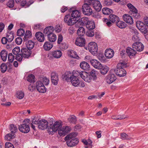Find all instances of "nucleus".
<instances>
[{
	"label": "nucleus",
	"mask_w": 148,
	"mask_h": 148,
	"mask_svg": "<svg viewBox=\"0 0 148 148\" xmlns=\"http://www.w3.org/2000/svg\"><path fill=\"white\" fill-rule=\"evenodd\" d=\"M126 63L124 61L118 63L116 68L114 70V72L119 77H123L126 74V72L124 69L126 67Z\"/></svg>",
	"instance_id": "nucleus-1"
},
{
	"label": "nucleus",
	"mask_w": 148,
	"mask_h": 148,
	"mask_svg": "<svg viewBox=\"0 0 148 148\" xmlns=\"http://www.w3.org/2000/svg\"><path fill=\"white\" fill-rule=\"evenodd\" d=\"M30 120L29 119H25L23 122V123L21 124L18 126V129L21 132L24 133H27L30 131V128L29 125Z\"/></svg>",
	"instance_id": "nucleus-2"
},
{
	"label": "nucleus",
	"mask_w": 148,
	"mask_h": 148,
	"mask_svg": "<svg viewBox=\"0 0 148 148\" xmlns=\"http://www.w3.org/2000/svg\"><path fill=\"white\" fill-rule=\"evenodd\" d=\"M91 4L87 3H84L83 5L82 8V10L83 14L87 15H90L92 12V11L90 7V6Z\"/></svg>",
	"instance_id": "nucleus-3"
},
{
	"label": "nucleus",
	"mask_w": 148,
	"mask_h": 148,
	"mask_svg": "<svg viewBox=\"0 0 148 148\" xmlns=\"http://www.w3.org/2000/svg\"><path fill=\"white\" fill-rule=\"evenodd\" d=\"M88 48L89 51L93 55L97 53L98 47L96 43L94 42H90L88 45Z\"/></svg>",
	"instance_id": "nucleus-4"
},
{
	"label": "nucleus",
	"mask_w": 148,
	"mask_h": 148,
	"mask_svg": "<svg viewBox=\"0 0 148 148\" xmlns=\"http://www.w3.org/2000/svg\"><path fill=\"white\" fill-rule=\"evenodd\" d=\"M119 17L114 14H110L109 16V22H107L106 24L109 27L112 25V23H116L119 21Z\"/></svg>",
	"instance_id": "nucleus-5"
},
{
	"label": "nucleus",
	"mask_w": 148,
	"mask_h": 148,
	"mask_svg": "<svg viewBox=\"0 0 148 148\" xmlns=\"http://www.w3.org/2000/svg\"><path fill=\"white\" fill-rule=\"evenodd\" d=\"M76 19L71 18L69 14L66 15L64 18V22L69 26H72L76 24Z\"/></svg>",
	"instance_id": "nucleus-6"
},
{
	"label": "nucleus",
	"mask_w": 148,
	"mask_h": 148,
	"mask_svg": "<svg viewBox=\"0 0 148 148\" xmlns=\"http://www.w3.org/2000/svg\"><path fill=\"white\" fill-rule=\"evenodd\" d=\"M62 127V121H57L55 122L53 125L49 129L50 131L56 132L60 130Z\"/></svg>",
	"instance_id": "nucleus-7"
},
{
	"label": "nucleus",
	"mask_w": 148,
	"mask_h": 148,
	"mask_svg": "<svg viewBox=\"0 0 148 148\" xmlns=\"http://www.w3.org/2000/svg\"><path fill=\"white\" fill-rule=\"evenodd\" d=\"M132 47L136 51H141L144 48V46L142 43L140 42H137L134 43Z\"/></svg>",
	"instance_id": "nucleus-8"
},
{
	"label": "nucleus",
	"mask_w": 148,
	"mask_h": 148,
	"mask_svg": "<svg viewBox=\"0 0 148 148\" xmlns=\"http://www.w3.org/2000/svg\"><path fill=\"white\" fill-rule=\"evenodd\" d=\"M88 20V18L86 17L82 18L81 20H77L76 24L75 26L79 27L80 26H82L84 25H86L87 23Z\"/></svg>",
	"instance_id": "nucleus-9"
},
{
	"label": "nucleus",
	"mask_w": 148,
	"mask_h": 148,
	"mask_svg": "<svg viewBox=\"0 0 148 148\" xmlns=\"http://www.w3.org/2000/svg\"><path fill=\"white\" fill-rule=\"evenodd\" d=\"M74 76H73V77H72L70 81L73 86L75 87H78L79 80L77 77L78 76L76 73L75 71L74 73Z\"/></svg>",
	"instance_id": "nucleus-10"
},
{
	"label": "nucleus",
	"mask_w": 148,
	"mask_h": 148,
	"mask_svg": "<svg viewBox=\"0 0 148 148\" xmlns=\"http://www.w3.org/2000/svg\"><path fill=\"white\" fill-rule=\"evenodd\" d=\"M123 18L124 21L129 24L132 25L134 23L132 18L129 14H124L123 16Z\"/></svg>",
	"instance_id": "nucleus-11"
},
{
	"label": "nucleus",
	"mask_w": 148,
	"mask_h": 148,
	"mask_svg": "<svg viewBox=\"0 0 148 148\" xmlns=\"http://www.w3.org/2000/svg\"><path fill=\"white\" fill-rule=\"evenodd\" d=\"M51 76L52 83L55 85H57L59 80L58 74L55 72H52Z\"/></svg>",
	"instance_id": "nucleus-12"
},
{
	"label": "nucleus",
	"mask_w": 148,
	"mask_h": 148,
	"mask_svg": "<svg viewBox=\"0 0 148 148\" xmlns=\"http://www.w3.org/2000/svg\"><path fill=\"white\" fill-rule=\"evenodd\" d=\"M85 39L82 37H78L76 40L75 44L76 45L79 47H82L84 46L85 44Z\"/></svg>",
	"instance_id": "nucleus-13"
},
{
	"label": "nucleus",
	"mask_w": 148,
	"mask_h": 148,
	"mask_svg": "<svg viewBox=\"0 0 148 148\" xmlns=\"http://www.w3.org/2000/svg\"><path fill=\"white\" fill-rule=\"evenodd\" d=\"M71 128L68 126L63 127L58 130V134L60 136H64L71 130Z\"/></svg>",
	"instance_id": "nucleus-14"
},
{
	"label": "nucleus",
	"mask_w": 148,
	"mask_h": 148,
	"mask_svg": "<svg viewBox=\"0 0 148 148\" xmlns=\"http://www.w3.org/2000/svg\"><path fill=\"white\" fill-rule=\"evenodd\" d=\"M21 53H22L23 57L26 58L30 56L31 54V50L25 47L21 49Z\"/></svg>",
	"instance_id": "nucleus-15"
},
{
	"label": "nucleus",
	"mask_w": 148,
	"mask_h": 148,
	"mask_svg": "<svg viewBox=\"0 0 148 148\" xmlns=\"http://www.w3.org/2000/svg\"><path fill=\"white\" fill-rule=\"evenodd\" d=\"M48 125V123L46 120L42 119L40 120L39 124L38 125V127L40 129L44 130L47 129Z\"/></svg>",
	"instance_id": "nucleus-16"
},
{
	"label": "nucleus",
	"mask_w": 148,
	"mask_h": 148,
	"mask_svg": "<svg viewBox=\"0 0 148 148\" xmlns=\"http://www.w3.org/2000/svg\"><path fill=\"white\" fill-rule=\"evenodd\" d=\"M126 52L130 58H132L136 53V50L133 48H131L130 47L127 48Z\"/></svg>",
	"instance_id": "nucleus-17"
},
{
	"label": "nucleus",
	"mask_w": 148,
	"mask_h": 148,
	"mask_svg": "<svg viewBox=\"0 0 148 148\" xmlns=\"http://www.w3.org/2000/svg\"><path fill=\"white\" fill-rule=\"evenodd\" d=\"M92 5L96 11L99 12L101 10L102 6L99 1L97 0L95 1L92 3Z\"/></svg>",
	"instance_id": "nucleus-18"
},
{
	"label": "nucleus",
	"mask_w": 148,
	"mask_h": 148,
	"mask_svg": "<svg viewBox=\"0 0 148 148\" xmlns=\"http://www.w3.org/2000/svg\"><path fill=\"white\" fill-rule=\"evenodd\" d=\"M116 78L114 74H110L108 75L106 78L107 82L110 84L112 83L116 79Z\"/></svg>",
	"instance_id": "nucleus-19"
},
{
	"label": "nucleus",
	"mask_w": 148,
	"mask_h": 148,
	"mask_svg": "<svg viewBox=\"0 0 148 148\" xmlns=\"http://www.w3.org/2000/svg\"><path fill=\"white\" fill-rule=\"evenodd\" d=\"M114 52L113 49H108L105 52V55L107 58H111L114 55Z\"/></svg>",
	"instance_id": "nucleus-20"
},
{
	"label": "nucleus",
	"mask_w": 148,
	"mask_h": 148,
	"mask_svg": "<svg viewBox=\"0 0 148 148\" xmlns=\"http://www.w3.org/2000/svg\"><path fill=\"white\" fill-rule=\"evenodd\" d=\"M54 30V28L53 27L51 26H48L44 29L43 33L45 35L48 36L49 34H53V32Z\"/></svg>",
	"instance_id": "nucleus-21"
},
{
	"label": "nucleus",
	"mask_w": 148,
	"mask_h": 148,
	"mask_svg": "<svg viewBox=\"0 0 148 148\" xmlns=\"http://www.w3.org/2000/svg\"><path fill=\"white\" fill-rule=\"evenodd\" d=\"M39 118L35 116L34 117V118L32 119V123H30L31 127L34 130H35V126L33 125V124L37 125L39 124L40 121Z\"/></svg>",
	"instance_id": "nucleus-22"
},
{
	"label": "nucleus",
	"mask_w": 148,
	"mask_h": 148,
	"mask_svg": "<svg viewBox=\"0 0 148 148\" xmlns=\"http://www.w3.org/2000/svg\"><path fill=\"white\" fill-rule=\"evenodd\" d=\"M79 140L77 139L67 140L66 144L69 147H72L76 145L78 143Z\"/></svg>",
	"instance_id": "nucleus-23"
},
{
	"label": "nucleus",
	"mask_w": 148,
	"mask_h": 148,
	"mask_svg": "<svg viewBox=\"0 0 148 148\" xmlns=\"http://www.w3.org/2000/svg\"><path fill=\"white\" fill-rule=\"evenodd\" d=\"M74 71L73 73H71L70 71L66 72L64 76V78L67 81L70 80L72 77L74 76Z\"/></svg>",
	"instance_id": "nucleus-24"
},
{
	"label": "nucleus",
	"mask_w": 148,
	"mask_h": 148,
	"mask_svg": "<svg viewBox=\"0 0 148 148\" xmlns=\"http://www.w3.org/2000/svg\"><path fill=\"white\" fill-rule=\"evenodd\" d=\"M37 40L40 42H43L45 40L44 35L40 32H38L35 34Z\"/></svg>",
	"instance_id": "nucleus-25"
},
{
	"label": "nucleus",
	"mask_w": 148,
	"mask_h": 148,
	"mask_svg": "<svg viewBox=\"0 0 148 148\" xmlns=\"http://www.w3.org/2000/svg\"><path fill=\"white\" fill-rule=\"evenodd\" d=\"M92 65L95 68L98 69L101 64L98 61L95 59H92L90 60Z\"/></svg>",
	"instance_id": "nucleus-26"
},
{
	"label": "nucleus",
	"mask_w": 148,
	"mask_h": 148,
	"mask_svg": "<svg viewBox=\"0 0 148 148\" xmlns=\"http://www.w3.org/2000/svg\"><path fill=\"white\" fill-rule=\"evenodd\" d=\"M77 135V133H70L65 137V140H66V141H67V140H71L77 139L76 137Z\"/></svg>",
	"instance_id": "nucleus-27"
},
{
	"label": "nucleus",
	"mask_w": 148,
	"mask_h": 148,
	"mask_svg": "<svg viewBox=\"0 0 148 148\" xmlns=\"http://www.w3.org/2000/svg\"><path fill=\"white\" fill-rule=\"evenodd\" d=\"M80 66L81 68L85 70L88 71L90 69L89 65L86 62H81Z\"/></svg>",
	"instance_id": "nucleus-28"
},
{
	"label": "nucleus",
	"mask_w": 148,
	"mask_h": 148,
	"mask_svg": "<svg viewBox=\"0 0 148 148\" xmlns=\"http://www.w3.org/2000/svg\"><path fill=\"white\" fill-rule=\"evenodd\" d=\"M80 13L77 10H75L73 11L71 14V16L74 19H79L80 16Z\"/></svg>",
	"instance_id": "nucleus-29"
},
{
	"label": "nucleus",
	"mask_w": 148,
	"mask_h": 148,
	"mask_svg": "<svg viewBox=\"0 0 148 148\" xmlns=\"http://www.w3.org/2000/svg\"><path fill=\"white\" fill-rule=\"evenodd\" d=\"M75 71L78 76H79L84 80L85 79L88 74V73L84 71Z\"/></svg>",
	"instance_id": "nucleus-30"
},
{
	"label": "nucleus",
	"mask_w": 148,
	"mask_h": 148,
	"mask_svg": "<svg viewBox=\"0 0 148 148\" xmlns=\"http://www.w3.org/2000/svg\"><path fill=\"white\" fill-rule=\"evenodd\" d=\"M98 69L100 70L101 73L103 74H106L109 70L107 66L105 65H102V64Z\"/></svg>",
	"instance_id": "nucleus-31"
},
{
	"label": "nucleus",
	"mask_w": 148,
	"mask_h": 148,
	"mask_svg": "<svg viewBox=\"0 0 148 148\" xmlns=\"http://www.w3.org/2000/svg\"><path fill=\"white\" fill-rule=\"evenodd\" d=\"M53 44L48 41L45 42L43 45L44 49L46 51H49L52 48Z\"/></svg>",
	"instance_id": "nucleus-32"
},
{
	"label": "nucleus",
	"mask_w": 148,
	"mask_h": 148,
	"mask_svg": "<svg viewBox=\"0 0 148 148\" xmlns=\"http://www.w3.org/2000/svg\"><path fill=\"white\" fill-rule=\"evenodd\" d=\"M51 55L55 58H58L62 55V52L59 50L54 51L52 52Z\"/></svg>",
	"instance_id": "nucleus-33"
},
{
	"label": "nucleus",
	"mask_w": 148,
	"mask_h": 148,
	"mask_svg": "<svg viewBox=\"0 0 148 148\" xmlns=\"http://www.w3.org/2000/svg\"><path fill=\"white\" fill-rule=\"evenodd\" d=\"M27 40H25V41H24V42L25 41L26 46L27 48L31 50L32 49L34 45V42L32 40H29L27 41Z\"/></svg>",
	"instance_id": "nucleus-34"
},
{
	"label": "nucleus",
	"mask_w": 148,
	"mask_h": 148,
	"mask_svg": "<svg viewBox=\"0 0 148 148\" xmlns=\"http://www.w3.org/2000/svg\"><path fill=\"white\" fill-rule=\"evenodd\" d=\"M33 3L32 1H27L26 0H23L20 3L22 7L26 8L30 6Z\"/></svg>",
	"instance_id": "nucleus-35"
},
{
	"label": "nucleus",
	"mask_w": 148,
	"mask_h": 148,
	"mask_svg": "<svg viewBox=\"0 0 148 148\" xmlns=\"http://www.w3.org/2000/svg\"><path fill=\"white\" fill-rule=\"evenodd\" d=\"M86 27L88 29H94L95 28V23L93 21H90L88 20Z\"/></svg>",
	"instance_id": "nucleus-36"
},
{
	"label": "nucleus",
	"mask_w": 148,
	"mask_h": 148,
	"mask_svg": "<svg viewBox=\"0 0 148 148\" xmlns=\"http://www.w3.org/2000/svg\"><path fill=\"white\" fill-rule=\"evenodd\" d=\"M14 34L12 31L8 32L7 33L6 38L8 40V42H11L14 38Z\"/></svg>",
	"instance_id": "nucleus-37"
},
{
	"label": "nucleus",
	"mask_w": 148,
	"mask_h": 148,
	"mask_svg": "<svg viewBox=\"0 0 148 148\" xmlns=\"http://www.w3.org/2000/svg\"><path fill=\"white\" fill-rule=\"evenodd\" d=\"M47 36L48 40L50 42H54L56 40V36L54 34H49V35Z\"/></svg>",
	"instance_id": "nucleus-38"
},
{
	"label": "nucleus",
	"mask_w": 148,
	"mask_h": 148,
	"mask_svg": "<svg viewBox=\"0 0 148 148\" xmlns=\"http://www.w3.org/2000/svg\"><path fill=\"white\" fill-rule=\"evenodd\" d=\"M116 25L119 28L123 29L125 28L126 27V24L124 22L120 21V19L118 22L116 23Z\"/></svg>",
	"instance_id": "nucleus-39"
},
{
	"label": "nucleus",
	"mask_w": 148,
	"mask_h": 148,
	"mask_svg": "<svg viewBox=\"0 0 148 148\" xmlns=\"http://www.w3.org/2000/svg\"><path fill=\"white\" fill-rule=\"evenodd\" d=\"M1 56L3 61L6 60L7 57V52L5 50H3L1 52Z\"/></svg>",
	"instance_id": "nucleus-40"
},
{
	"label": "nucleus",
	"mask_w": 148,
	"mask_h": 148,
	"mask_svg": "<svg viewBox=\"0 0 148 148\" xmlns=\"http://www.w3.org/2000/svg\"><path fill=\"white\" fill-rule=\"evenodd\" d=\"M40 81L42 82L44 85L47 86L49 83V80L47 78L45 77H42L40 79Z\"/></svg>",
	"instance_id": "nucleus-41"
},
{
	"label": "nucleus",
	"mask_w": 148,
	"mask_h": 148,
	"mask_svg": "<svg viewBox=\"0 0 148 148\" xmlns=\"http://www.w3.org/2000/svg\"><path fill=\"white\" fill-rule=\"evenodd\" d=\"M68 54L69 56L74 58H77V57H79L77 53L73 50L69 51L68 52Z\"/></svg>",
	"instance_id": "nucleus-42"
},
{
	"label": "nucleus",
	"mask_w": 148,
	"mask_h": 148,
	"mask_svg": "<svg viewBox=\"0 0 148 148\" xmlns=\"http://www.w3.org/2000/svg\"><path fill=\"white\" fill-rule=\"evenodd\" d=\"M103 14L106 15H108L110 14L112 12V10L107 8H103L102 10Z\"/></svg>",
	"instance_id": "nucleus-43"
},
{
	"label": "nucleus",
	"mask_w": 148,
	"mask_h": 148,
	"mask_svg": "<svg viewBox=\"0 0 148 148\" xmlns=\"http://www.w3.org/2000/svg\"><path fill=\"white\" fill-rule=\"evenodd\" d=\"M10 129L11 131V133L13 134H14L18 131L17 127L13 124L10 125Z\"/></svg>",
	"instance_id": "nucleus-44"
},
{
	"label": "nucleus",
	"mask_w": 148,
	"mask_h": 148,
	"mask_svg": "<svg viewBox=\"0 0 148 148\" xmlns=\"http://www.w3.org/2000/svg\"><path fill=\"white\" fill-rule=\"evenodd\" d=\"M16 97L19 99H22L24 97V92L21 91H18L16 93Z\"/></svg>",
	"instance_id": "nucleus-45"
},
{
	"label": "nucleus",
	"mask_w": 148,
	"mask_h": 148,
	"mask_svg": "<svg viewBox=\"0 0 148 148\" xmlns=\"http://www.w3.org/2000/svg\"><path fill=\"white\" fill-rule=\"evenodd\" d=\"M79 27V28L77 30V34L79 36H83L85 33L84 29L82 27Z\"/></svg>",
	"instance_id": "nucleus-46"
},
{
	"label": "nucleus",
	"mask_w": 148,
	"mask_h": 148,
	"mask_svg": "<svg viewBox=\"0 0 148 148\" xmlns=\"http://www.w3.org/2000/svg\"><path fill=\"white\" fill-rule=\"evenodd\" d=\"M35 76L33 74H31L27 77V80L30 82H34Z\"/></svg>",
	"instance_id": "nucleus-47"
},
{
	"label": "nucleus",
	"mask_w": 148,
	"mask_h": 148,
	"mask_svg": "<svg viewBox=\"0 0 148 148\" xmlns=\"http://www.w3.org/2000/svg\"><path fill=\"white\" fill-rule=\"evenodd\" d=\"M31 36L32 33L31 32L29 31H26L24 38V41H25V40H27V39L31 37Z\"/></svg>",
	"instance_id": "nucleus-48"
},
{
	"label": "nucleus",
	"mask_w": 148,
	"mask_h": 148,
	"mask_svg": "<svg viewBox=\"0 0 148 148\" xmlns=\"http://www.w3.org/2000/svg\"><path fill=\"white\" fill-rule=\"evenodd\" d=\"M93 29H88L86 32V35L89 37H92L94 35Z\"/></svg>",
	"instance_id": "nucleus-49"
},
{
	"label": "nucleus",
	"mask_w": 148,
	"mask_h": 148,
	"mask_svg": "<svg viewBox=\"0 0 148 148\" xmlns=\"http://www.w3.org/2000/svg\"><path fill=\"white\" fill-rule=\"evenodd\" d=\"M14 5V0H9L7 3V5L10 8H12Z\"/></svg>",
	"instance_id": "nucleus-50"
},
{
	"label": "nucleus",
	"mask_w": 148,
	"mask_h": 148,
	"mask_svg": "<svg viewBox=\"0 0 148 148\" xmlns=\"http://www.w3.org/2000/svg\"><path fill=\"white\" fill-rule=\"evenodd\" d=\"M1 71L2 73H5L7 70V67L6 64L4 63H2L0 66Z\"/></svg>",
	"instance_id": "nucleus-51"
},
{
	"label": "nucleus",
	"mask_w": 148,
	"mask_h": 148,
	"mask_svg": "<svg viewBox=\"0 0 148 148\" xmlns=\"http://www.w3.org/2000/svg\"><path fill=\"white\" fill-rule=\"evenodd\" d=\"M121 138L123 140H130L131 138L129 137L128 135L125 133L121 134Z\"/></svg>",
	"instance_id": "nucleus-52"
},
{
	"label": "nucleus",
	"mask_w": 148,
	"mask_h": 148,
	"mask_svg": "<svg viewBox=\"0 0 148 148\" xmlns=\"http://www.w3.org/2000/svg\"><path fill=\"white\" fill-rule=\"evenodd\" d=\"M136 25L138 29L145 26V25L144 23L140 21H137Z\"/></svg>",
	"instance_id": "nucleus-53"
},
{
	"label": "nucleus",
	"mask_w": 148,
	"mask_h": 148,
	"mask_svg": "<svg viewBox=\"0 0 148 148\" xmlns=\"http://www.w3.org/2000/svg\"><path fill=\"white\" fill-rule=\"evenodd\" d=\"M70 122L75 123L76 121V118L75 116L73 115L70 117L68 119Z\"/></svg>",
	"instance_id": "nucleus-54"
},
{
	"label": "nucleus",
	"mask_w": 148,
	"mask_h": 148,
	"mask_svg": "<svg viewBox=\"0 0 148 148\" xmlns=\"http://www.w3.org/2000/svg\"><path fill=\"white\" fill-rule=\"evenodd\" d=\"M37 90L40 92L44 93L46 91V89L44 85L37 89Z\"/></svg>",
	"instance_id": "nucleus-55"
},
{
	"label": "nucleus",
	"mask_w": 148,
	"mask_h": 148,
	"mask_svg": "<svg viewBox=\"0 0 148 148\" xmlns=\"http://www.w3.org/2000/svg\"><path fill=\"white\" fill-rule=\"evenodd\" d=\"M20 51V49L19 47H16L13 49L12 52L14 55H16L19 53Z\"/></svg>",
	"instance_id": "nucleus-56"
},
{
	"label": "nucleus",
	"mask_w": 148,
	"mask_h": 148,
	"mask_svg": "<svg viewBox=\"0 0 148 148\" xmlns=\"http://www.w3.org/2000/svg\"><path fill=\"white\" fill-rule=\"evenodd\" d=\"M25 34V31L22 29H20L18 30L17 32V35L19 36H23Z\"/></svg>",
	"instance_id": "nucleus-57"
},
{
	"label": "nucleus",
	"mask_w": 148,
	"mask_h": 148,
	"mask_svg": "<svg viewBox=\"0 0 148 148\" xmlns=\"http://www.w3.org/2000/svg\"><path fill=\"white\" fill-rule=\"evenodd\" d=\"M98 59L102 62H104L105 61V58L103 55L102 54H100L98 56Z\"/></svg>",
	"instance_id": "nucleus-58"
},
{
	"label": "nucleus",
	"mask_w": 148,
	"mask_h": 148,
	"mask_svg": "<svg viewBox=\"0 0 148 148\" xmlns=\"http://www.w3.org/2000/svg\"><path fill=\"white\" fill-rule=\"evenodd\" d=\"M138 29L143 33L146 34L147 33V30L146 28V25L145 26L140 27Z\"/></svg>",
	"instance_id": "nucleus-59"
},
{
	"label": "nucleus",
	"mask_w": 148,
	"mask_h": 148,
	"mask_svg": "<svg viewBox=\"0 0 148 148\" xmlns=\"http://www.w3.org/2000/svg\"><path fill=\"white\" fill-rule=\"evenodd\" d=\"M8 60L10 62H12L14 59V56L12 53H10L8 55Z\"/></svg>",
	"instance_id": "nucleus-60"
},
{
	"label": "nucleus",
	"mask_w": 148,
	"mask_h": 148,
	"mask_svg": "<svg viewBox=\"0 0 148 148\" xmlns=\"http://www.w3.org/2000/svg\"><path fill=\"white\" fill-rule=\"evenodd\" d=\"M16 59L18 61L21 62L22 60L23 57V55L21 54L16 55Z\"/></svg>",
	"instance_id": "nucleus-61"
},
{
	"label": "nucleus",
	"mask_w": 148,
	"mask_h": 148,
	"mask_svg": "<svg viewBox=\"0 0 148 148\" xmlns=\"http://www.w3.org/2000/svg\"><path fill=\"white\" fill-rule=\"evenodd\" d=\"M86 84L83 81H79L78 84V87H79L81 88H84L86 86Z\"/></svg>",
	"instance_id": "nucleus-62"
},
{
	"label": "nucleus",
	"mask_w": 148,
	"mask_h": 148,
	"mask_svg": "<svg viewBox=\"0 0 148 148\" xmlns=\"http://www.w3.org/2000/svg\"><path fill=\"white\" fill-rule=\"evenodd\" d=\"M14 134L12 133L8 134L6 135L5 137L7 138L8 140H10V139H12L14 137Z\"/></svg>",
	"instance_id": "nucleus-63"
},
{
	"label": "nucleus",
	"mask_w": 148,
	"mask_h": 148,
	"mask_svg": "<svg viewBox=\"0 0 148 148\" xmlns=\"http://www.w3.org/2000/svg\"><path fill=\"white\" fill-rule=\"evenodd\" d=\"M5 148H14L13 145L10 142H6L5 144Z\"/></svg>",
	"instance_id": "nucleus-64"
}]
</instances>
